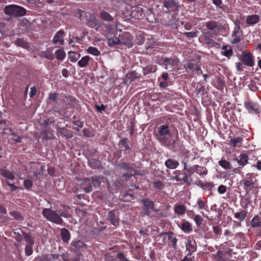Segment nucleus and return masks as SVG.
Segmentation results:
<instances>
[{
  "label": "nucleus",
  "mask_w": 261,
  "mask_h": 261,
  "mask_svg": "<svg viewBox=\"0 0 261 261\" xmlns=\"http://www.w3.org/2000/svg\"><path fill=\"white\" fill-rule=\"evenodd\" d=\"M156 137L162 145L169 149L174 148L175 141L173 138L172 135L168 125H161L158 128Z\"/></svg>",
  "instance_id": "f257e3e1"
},
{
  "label": "nucleus",
  "mask_w": 261,
  "mask_h": 261,
  "mask_svg": "<svg viewBox=\"0 0 261 261\" xmlns=\"http://www.w3.org/2000/svg\"><path fill=\"white\" fill-rule=\"evenodd\" d=\"M79 184L81 186L82 189L86 193H89L92 191L93 187L99 186L100 184V178L95 176L92 178H85L78 179Z\"/></svg>",
  "instance_id": "f03ea898"
},
{
  "label": "nucleus",
  "mask_w": 261,
  "mask_h": 261,
  "mask_svg": "<svg viewBox=\"0 0 261 261\" xmlns=\"http://www.w3.org/2000/svg\"><path fill=\"white\" fill-rule=\"evenodd\" d=\"M244 189L246 191H250L258 186L256 176L253 173H248L241 181Z\"/></svg>",
  "instance_id": "7ed1b4c3"
},
{
  "label": "nucleus",
  "mask_w": 261,
  "mask_h": 261,
  "mask_svg": "<svg viewBox=\"0 0 261 261\" xmlns=\"http://www.w3.org/2000/svg\"><path fill=\"white\" fill-rule=\"evenodd\" d=\"M42 214L47 220L57 224H62L63 222L57 211L45 208L42 210Z\"/></svg>",
  "instance_id": "20e7f679"
},
{
  "label": "nucleus",
  "mask_w": 261,
  "mask_h": 261,
  "mask_svg": "<svg viewBox=\"0 0 261 261\" xmlns=\"http://www.w3.org/2000/svg\"><path fill=\"white\" fill-rule=\"evenodd\" d=\"M4 12L8 15L23 16L25 15L26 10L24 8L17 5H10L5 8Z\"/></svg>",
  "instance_id": "39448f33"
},
{
  "label": "nucleus",
  "mask_w": 261,
  "mask_h": 261,
  "mask_svg": "<svg viewBox=\"0 0 261 261\" xmlns=\"http://www.w3.org/2000/svg\"><path fill=\"white\" fill-rule=\"evenodd\" d=\"M101 27L106 29L105 36L107 38L108 37L109 35L112 34L113 28L111 25L103 24V25H101ZM107 43L110 47H113L116 45H120L119 36L118 37H115L113 38H107Z\"/></svg>",
  "instance_id": "423d86ee"
},
{
  "label": "nucleus",
  "mask_w": 261,
  "mask_h": 261,
  "mask_svg": "<svg viewBox=\"0 0 261 261\" xmlns=\"http://www.w3.org/2000/svg\"><path fill=\"white\" fill-rule=\"evenodd\" d=\"M244 107L250 114H258L260 112L259 105L256 102L251 101H245L244 102Z\"/></svg>",
  "instance_id": "0eeeda50"
},
{
  "label": "nucleus",
  "mask_w": 261,
  "mask_h": 261,
  "mask_svg": "<svg viewBox=\"0 0 261 261\" xmlns=\"http://www.w3.org/2000/svg\"><path fill=\"white\" fill-rule=\"evenodd\" d=\"M120 44H123L130 48L133 47V37L131 35L127 32H124L121 35H119Z\"/></svg>",
  "instance_id": "6e6552de"
},
{
  "label": "nucleus",
  "mask_w": 261,
  "mask_h": 261,
  "mask_svg": "<svg viewBox=\"0 0 261 261\" xmlns=\"http://www.w3.org/2000/svg\"><path fill=\"white\" fill-rule=\"evenodd\" d=\"M163 6L171 11H177L179 8V3L173 0H166L163 3Z\"/></svg>",
  "instance_id": "1a4fd4ad"
},
{
  "label": "nucleus",
  "mask_w": 261,
  "mask_h": 261,
  "mask_svg": "<svg viewBox=\"0 0 261 261\" xmlns=\"http://www.w3.org/2000/svg\"><path fill=\"white\" fill-rule=\"evenodd\" d=\"M226 171L224 173L226 175L231 176L234 173H239L240 169L238 168H232L230 164H220Z\"/></svg>",
  "instance_id": "9d476101"
},
{
  "label": "nucleus",
  "mask_w": 261,
  "mask_h": 261,
  "mask_svg": "<svg viewBox=\"0 0 261 261\" xmlns=\"http://www.w3.org/2000/svg\"><path fill=\"white\" fill-rule=\"evenodd\" d=\"M242 61L247 66H252L253 65V57L250 53H244L243 54Z\"/></svg>",
  "instance_id": "9b49d317"
},
{
  "label": "nucleus",
  "mask_w": 261,
  "mask_h": 261,
  "mask_svg": "<svg viewBox=\"0 0 261 261\" xmlns=\"http://www.w3.org/2000/svg\"><path fill=\"white\" fill-rule=\"evenodd\" d=\"M186 249L188 251V255L191 256L197 250L196 242L194 240H189L186 244Z\"/></svg>",
  "instance_id": "f8f14e48"
},
{
  "label": "nucleus",
  "mask_w": 261,
  "mask_h": 261,
  "mask_svg": "<svg viewBox=\"0 0 261 261\" xmlns=\"http://www.w3.org/2000/svg\"><path fill=\"white\" fill-rule=\"evenodd\" d=\"M86 23L90 28H95L96 31H98L100 28L93 15H89V18H86Z\"/></svg>",
  "instance_id": "ddd939ff"
},
{
  "label": "nucleus",
  "mask_w": 261,
  "mask_h": 261,
  "mask_svg": "<svg viewBox=\"0 0 261 261\" xmlns=\"http://www.w3.org/2000/svg\"><path fill=\"white\" fill-rule=\"evenodd\" d=\"M142 203H143L144 205L146 207V209L145 210V212L144 213V214L142 215V216L143 215H149V212L148 211V210L147 209L148 208H150L153 210H154V211H156L157 210H155L154 208V203L153 201H150L148 199H145L144 200H143L142 201Z\"/></svg>",
  "instance_id": "4468645a"
},
{
  "label": "nucleus",
  "mask_w": 261,
  "mask_h": 261,
  "mask_svg": "<svg viewBox=\"0 0 261 261\" xmlns=\"http://www.w3.org/2000/svg\"><path fill=\"white\" fill-rule=\"evenodd\" d=\"M190 173L196 172L199 175H205L207 173L206 169L203 167H200L198 165L194 166L193 169L188 170Z\"/></svg>",
  "instance_id": "2eb2a0df"
},
{
  "label": "nucleus",
  "mask_w": 261,
  "mask_h": 261,
  "mask_svg": "<svg viewBox=\"0 0 261 261\" xmlns=\"http://www.w3.org/2000/svg\"><path fill=\"white\" fill-rule=\"evenodd\" d=\"M259 20V17L256 14L249 15L247 17L246 22L249 25H253L257 23Z\"/></svg>",
  "instance_id": "dca6fc26"
},
{
  "label": "nucleus",
  "mask_w": 261,
  "mask_h": 261,
  "mask_svg": "<svg viewBox=\"0 0 261 261\" xmlns=\"http://www.w3.org/2000/svg\"><path fill=\"white\" fill-rule=\"evenodd\" d=\"M63 34L64 32L63 31H58L54 37L53 42L55 44L59 42L60 44H63L64 42L63 39Z\"/></svg>",
  "instance_id": "f3484780"
},
{
  "label": "nucleus",
  "mask_w": 261,
  "mask_h": 261,
  "mask_svg": "<svg viewBox=\"0 0 261 261\" xmlns=\"http://www.w3.org/2000/svg\"><path fill=\"white\" fill-rule=\"evenodd\" d=\"M61 236L62 240L64 242H68L70 239V234L69 231L65 228L61 229Z\"/></svg>",
  "instance_id": "a211bd4d"
},
{
  "label": "nucleus",
  "mask_w": 261,
  "mask_h": 261,
  "mask_svg": "<svg viewBox=\"0 0 261 261\" xmlns=\"http://www.w3.org/2000/svg\"><path fill=\"white\" fill-rule=\"evenodd\" d=\"M177 62L178 61L176 60L166 58L164 60V65L165 66V68L168 69L170 68L171 66L177 65Z\"/></svg>",
  "instance_id": "6ab92c4d"
},
{
  "label": "nucleus",
  "mask_w": 261,
  "mask_h": 261,
  "mask_svg": "<svg viewBox=\"0 0 261 261\" xmlns=\"http://www.w3.org/2000/svg\"><path fill=\"white\" fill-rule=\"evenodd\" d=\"M139 76L140 75H138V74L135 71H132L129 73H127L126 74L125 82L126 83H130L133 80L136 78L139 77Z\"/></svg>",
  "instance_id": "aec40b11"
},
{
  "label": "nucleus",
  "mask_w": 261,
  "mask_h": 261,
  "mask_svg": "<svg viewBox=\"0 0 261 261\" xmlns=\"http://www.w3.org/2000/svg\"><path fill=\"white\" fill-rule=\"evenodd\" d=\"M108 220L115 226H117L119 225L118 219L115 218V215L113 211L109 212Z\"/></svg>",
  "instance_id": "412c9836"
},
{
  "label": "nucleus",
  "mask_w": 261,
  "mask_h": 261,
  "mask_svg": "<svg viewBox=\"0 0 261 261\" xmlns=\"http://www.w3.org/2000/svg\"><path fill=\"white\" fill-rule=\"evenodd\" d=\"M119 146L120 148L124 150L130 149L129 146V140L127 138H123L121 139L119 143Z\"/></svg>",
  "instance_id": "4be33fe9"
},
{
  "label": "nucleus",
  "mask_w": 261,
  "mask_h": 261,
  "mask_svg": "<svg viewBox=\"0 0 261 261\" xmlns=\"http://www.w3.org/2000/svg\"><path fill=\"white\" fill-rule=\"evenodd\" d=\"M181 229L185 233H189L192 231L191 224L188 221H184L180 227Z\"/></svg>",
  "instance_id": "5701e85b"
},
{
  "label": "nucleus",
  "mask_w": 261,
  "mask_h": 261,
  "mask_svg": "<svg viewBox=\"0 0 261 261\" xmlns=\"http://www.w3.org/2000/svg\"><path fill=\"white\" fill-rule=\"evenodd\" d=\"M240 27L238 26L234 28L232 33L233 38V43H238L240 41V35L239 33Z\"/></svg>",
  "instance_id": "b1692460"
},
{
  "label": "nucleus",
  "mask_w": 261,
  "mask_h": 261,
  "mask_svg": "<svg viewBox=\"0 0 261 261\" xmlns=\"http://www.w3.org/2000/svg\"><path fill=\"white\" fill-rule=\"evenodd\" d=\"M206 27L210 30L214 31L219 29L218 23L214 21H208L205 23Z\"/></svg>",
  "instance_id": "393cba45"
},
{
  "label": "nucleus",
  "mask_w": 261,
  "mask_h": 261,
  "mask_svg": "<svg viewBox=\"0 0 261 261\" xmlns=\"http://www.w3.org/2000/svg\"><path fill=\"white\" fill-rule=\"evenodd\" d=\"M132 16L134 18L140 19L142 16V8L140 7L134 8L132 12Z\"/></svg>",
  "instance_id": "a878e982"
},
{
  "label": "nucleus",
  "mask_w": 261,
  "mask_h": 261,
  "mask_svg": "<svg viewBox=\"0 0 261 261\" xmlns=\"http://www.w3.org/2000/svg\"><path fill=\"white\" fill-rule=\"evenodd\" d=\"M58 133L69 138H71L73 136L72 133L64 127L59 128L58 129Z\"/></svg>",
  "instance_id": "bb28decb"
},
{
  "label": "nucleus",
  "mask_w": 261,
  "mask_h": 261,
  "mask_svg": "<svg viewBox=\"0 0 261 261\" xmlns=\"http://www.w3.org/2000/svg\"><path fill=\"white\" fill-rule=\"evenodd\" d=\"M23 239L27 243V245H33L34 244V240L30 233H23Z\"/></svg>",
  "instance_id": "cd10ccee"
},
{
  "label": "nucleus",
  "mask_w": 261,
  "mask_h": 261,
  "mask_svg": "<svg viewBox=\"0 0 261 261\" xmlns=\"http://www.w3.org/2000/svg\"><path fill=\"white\" fill-rule=\"evenodd\" d=\"M1 174L8 179H13L14 175L11 172L5 169H2L0 170Z\"/></svg>",
  "instance_id": "c85d7f7f"
},
{
  "label": "nucleus",
  "mask_w": 261,
  "mask_h": 261,
  "mask_svg": "<svg viewBox=\"0 0 261 261\" xmlns=\"http://www.w3.org/2000/svg\"><path fill=\"white\" fill-rule=\"evenodd\" d=\"M90 57L88 56L83 57L79 62L78 65L81 67H85L88 64Z\"/></svg>",
  "instance_id": "c756f323"
},
{
  "label": "nucleus",
  "mask_w": 261,
  "mask_h": 261,
  "mask_svg": "<svg viewBox=\"0 0 261 261\" xmlns=\"http://www.w3.org/2000/svg\"><path fill=\"white\" fill-rule=\"evenodd\" d=\"M222 50V54L225 57H230L232 54V50L230 47L227 46H223Z\"/></svg>",
  "instance_id": "7c9ffc66"
},
{
  "label": "nucleus",
  "mask_w": 261,
  "mask_h": 261,
  "mask_svg": "<svg viewBox=\"0 0 261 261\" xmlns=\"http://www.w3.org/2000/svg\"><path fill=\"white\" fill-rule=\"evenodd\" d=\"M251 224L252 227H258L261 225V219L258 215L252 219Z\"/></svg>",
  "instance_id": "2f4dec72"
},
{
  "label": "nucleus",
  "mask_w": 261,
  "mask_h": 261,
  "mask_svg": "<svg viewBox=\"0 0 261 261\" xmlns=\"http://www.w3.org/2000/svg\"><path fill=\"white\" fill-rule=\"evenodd\" d=\"M15 44H16V45L23 47L24 48H27L29 47V45L28 43L21 38L17 39L15 41Z\"/></svg>",
  "instance_id": "473e14b6"
},
{
  "label": "nucleus",
  "mask_w": 261,
  "mask_h": 261,
  "mask_svg": "<svg viewBox=\"0 0 261 261\" xmlns=\"http://www.w3.org/2000/svg\"><path fill=\"white\" fill-rule=\"evenodd\" d=\"M68 54L70 60L72 62H75L80 57V54L74 51H69Z\"/></svg>",
  "instance_id": "72a5a7b5"
},
{
  "label": "nucleus",
  "mask_w": 261,
  "mask_h": 261,
  "mask_svg": "<svg viewBox=\"0 0 261 261\" xmlns=\"http://www.w3.org/2000/svg\"><path fill=\"white\" fill-rule=\"evenodd\" d=\"M100 16L101 19L104 20L112 21L113 20V17L107 12L102 11L100 13Z\"/></svg>",
  "instance_id": "f704fd0d"
},
{
  "label": "nucleus",
  "mask_w": 261,
  "mask_h": 261,
  "mask_svg": "<svg viewBox=\"0 0 261 261\" xmlns=\"http://www.w3.org/2000/svg\"><path fill=\"white\" fill-rule=\"evenodd\" d=\"M168 239L171 241L172 243V247L175 249L177 248V239L173 237V233L170 232L168 233Z\"/></svg>",
  "instance_id": "c9c22d12"
},
{
  "label": "nucleus",
  "mask_w": 261,
  "mask_h": 261,
  "mask_svg": "<svg viewBox=\"0 0 261 261\" xmlns=\"http://www.w3.org/2000/svg\"><path fill=\"white\" fill-rule=\"evenodd\" d=\"M247 213L244 211H242L240 212H237L234 213V217L236 219H238L240 221H242L246 216Z\"/></svg>",
  "instance_id": "e433bc0d"
},
{
  "label": "nucleus",
  "mask_w": 261,
  "mask_h": 261,
  "mask_svg": "<svg viewBox=\"0 0 261 261\" xmlns=\"http://www.w3.org/2000/svg\"><path fill=\"white\" fill-rule=\"evenodd\" d=\"M41 57L48 59L49 60H53L54 59V55L50 50H46L41 53Z\"/></svg>",
  "instance_id": "4c0bfd02"
},
{
  "label": "nucleus",
  "mask_w": 261,
  "mask_h": 261,
  "mask_svg": "<svg viewBox=\"0 0 261 261\" xmlns=\"http://www.w3.org/2000/svg\"><path fill=\"white\" fill-rule=\"evenodd\" d=\"M56 58L58 60H62L65 57V53L62 49H58L55 53Z\"/></svg>",
  "instance_id": "58836bf2"
},
{
  "label": "nucleus",
  "mask_w": 261,
  "mask_h": 261,
  "mask_svg": "<svg viewBox=\"0 0 261 261\" xmlns=\"http://www.w3.org/2000/svg\"><path fill=\"white\" fill-rule=\"evenodd\" d=\"M71 245L76 249H80L84 246V243L83 241L78 240L72 241Z\"/></svg>",
  "instance_id": "ea45409f"
},
{
  "label": "nucleus",
  "mask_w": 261,
  "mask_h": 261,
  "mask_svg": "<svg viewBox=\"0 0 261 261\" xmlns=\"http://www.w3.org/2000/svg\"><path fill=\"white\" fill-rule=\"evenodd\" d=\"M87 51L89 54H90L94 56H98L100 55V51L98 50V49L95 47H89Z\"/></svg>",
  "instance_id": "a19ab883"
},
{
  "label": "nucleus",
  "mask_w": 261,
  "mask_h": 261,
  "mask_svg": "<svg viewBox=\"0 0 261 261\" xmlns=\"http://www.w3.org/2000/svg\"><path fill=\"white\" fill-rule=\"evenodd\" d=\"M185 206L182 205H178L175 207V213L179 215L184 214L185 212Z\"/></svg>",
  "instance_id": "79ce46f5"
},
{
  "label": "nucleus",
  "mask_w": 261,
  "mask_h": 261,
  "mask_svg": "<svg viewBox=\"0 0 261 261\" xmlns=\"http://www.w3.org/2000/svg\"><path fill=\"white\" fill-rule=\"evenodd\" d=\"M232 243L231 241L225 242L222 244V248L224 250L225 253L230 254L232 249L229 247H226L227 245H231Z\"/></svg>",
  "instance_id": "37998d69"
},
{
  "label": "nucleus",
  "mask_w": 261,
  "mask_h": 261,
  "mask_svg": "<svg viewBox=\"0 0 261 261\" xmlns=\"http://www.w3.org/2000/svg\"><path fill=\"white\" fill-rule=\"evenodd\" d=\"M243 140V138L242 137H237L234 139H231L230 140V144L233 145V146L236 147L238 146L239 143H241Z\"/></svg>",
  "instance_id": "c03bdc74"
},
{
  "label": "nucleus",
  "mask_w": 261,
  "mask_h": 261,
  "mask_svg": "<svg viewBox=\"0 0 261 261\" xmlns=\"http://www.w3.org/2000/svg\"><path fill=\"white\" fill-rule=\"evenodd\" d=\"M155 70V66L149 65L143 69V72L144 74H147L151 72H154Z\"/></svg>",
  "instance_id": "a18cd8bd"
},
{
  "label": "nucleus",
  "mask_w": 261,
  "mask_h": 261,
  "mask_svg": "<svg viewBox=\"0 0 261 261\" xmlns=\"http://www.w3.org/2000/svg\"><path fill=\"white\" fill-rule=\"evenodd\" d=\"M33 245H26L25 247V254L27 256L31 255L33 252Z\"/></svg>",
  "instance_id": "49530a36"
},
{
  "label": "nucleus",
  "mask_w": 261,
  "mask_h": 261,
  "mask_svg": "<svg viewBox=\"0 0 261 261\" xmlns=\"http://www.w3.org/2000/svg\"><path fill=\"white\" fill-rule=\"evenodd\" d=\"M248 156L245 154H242L239 156L238 159V163H246L248 161Z\"/></svg>",
  "instance_id": "de8ad7c7"
},
{
  "label": "nucleus",
  "mask_w": 261,
  "mask_h": 261,
  "mask_svg": "<svg viewBox=\"0 0 261 261\" xmlns=\"http://www.w3.org/2000/svg\"><path fill=\"white\" fill-rule=\"evenodd\" d=\"M194 220L198 226H200L202 224V222L203 221L202 218L199 215H197L195 216Z\"/></svg>",
  "instance_id": "09e8293b"
},
{
  "label": "nucleus",
  "mask_w": 261,
  "mask_h": 261,
  "mask_svg": "<svg viewBox=\"0 0 261 261\" xmlns=\"http://www.w3.org/2000/svg\"><path fill=\"white\" fill-rule=\"evenodd\" d=\"M216 258L218 261H223L224 260V257H223V251L219 250L216 255Z\"/></svg>",
  "instance_id": "8fccbe9b"
},
{
  "label": "nucleus",
  "mask_w": 261,
  "mask_h": 261,
  "mask_svg": "<svg viewBox=\"0 0 261 261\" xmlns=\"http://www.w3.org/2000/svg\"><path fill=\"white\" fill-rule=\"evenodd\" d=\"M44 258L47 261H55L57 257L53 254H48L44 256Z\"/></svg>",
  "instance_id": "3c124183"
},
{
  "label": "nucleus",
  "mask_w": 261,
  "mask_h": 261,
  "mask_svg": "<svg viewBox=\"0 0 261 261\" xmlns=\"http://www.w3.org/2000/svg\"><path fill=\"white\" fill-rule=\"evenodd\" d=\"M11 216L16 218L17 220H20L21 219V216L19 213L16 211H12L10 213Z\"/></svg>",
  "instance_id": "603ef678"
},
{
  "label": "nucleus",
  "mask_w": 261,
  "mask_h": 261,
  "mask_svg": "<svg viewBox=\"0 0 261 261\" xmlns=\"http://www.w3.org/2000/svg\"><path fill=\"white\" fill-rule=\"evenodd\" d=\"M24 186L25 188L30 189L33 186V182L30 179H26L24 181Z\"/></svg>",
  "instance_id": "864d4df0"
},
{
  "label": "nucleus",
  "mask_w": 261,
  "mask_h": 261,
  "mask_svg": "<svg viewBox=\"0 0 261 261\" xmlns=\"http://www.w3.org/2000/svg\"><path fill=\"white\" fill-rule=\"evenodd\" d=\"M153 187L158 189H160L163 187V184L160 180H155L153 183Z\"/></svg>",
  "instance_id": "5fc2aeb1"
},
{
  "label": "nucleus",
  "mask_w": 261,
  "mask_h": 261,
  "mask_svg": "<svg viewBox=\"0 0 261 261\" xmlns=\"http://www.w3.org/2000/svg\"><path fill=\"white\" fill-rule=\"evenodd\" d=\"M226 187L224 185H220L218 188V192L220 194H224L226 191Z\"/></svg>",
  "instance_id": "6e6d98bb"
},
{
  "label": "nucleus",
  "mask_w": 261,
  "mask_h": 261,
  "mask_svg": "<svg viewBox=\"0 0 261 261\" xmlns=\"http://www.w3.org/2000/svg\"><path fill=\"white\" fill-rule=\"evenodd\" d=\"M57 99V94L56 93H50L48 96V100L56 101Z\"/></svg>",
  "instance_id": "4d7b16f0"
},
{
  "label": "nucleus",
  "mask_w": 261,
  "mask_h": 261,
  "mask_svg": "<svg viewBox=\"0 0 261 261\" xmlns=\"http://www.w3.org/2000/svg\"><path fill=\"white\" fill-rule=\"evenodd\" d=\"M197 32H186L185 33V35L188 38H194L197 37Z\"/></svg>",
  "instance_id": "13d9d810"
},
{
  "label": "nucleus",
  "mask_w": 261,
  "mask_h": 261,
  "mask_svg": "<svg viewBox=\"0 0 261 261\" xmlns=\"http://www.w3.org/2000/svg\"><path fill=\"white\" fill-rule=\"evenodd\" d=\"M197 203L198 204V207L199 209L203 208L205 206V203L201 199H198L197 200Z\"/></svg>",
  "instance_id": "bf43d9fd"
},
{
  "label": "nucleus",
  "mask_w": 261,
  "mask_h": 261,
  "mask_svg": "<svg viewBox=\"0 0 261 261\" xmlns=\"http://www.w3.org/2000/svg\"><path fill=\"white\" fill-rule=\"evenodd\" d=\"M213 232L216 234H220L221 229L219 226H213Z\"/></svg>",
  "instance_id": "052dcab7"
},
{
  "label": "nucleus",
  "mask_w": 261,
  "mask_h": 261,
  "mask_svg": "<svg viewBox=\"0 0 261 261\" xmlns=\"http://www.w3.org/2000/svg\"><path fill=\"white\" fill-rule=\"evenodd\" d=\"M117 257L119 259V261H128V260L125 257L122 253H119L117 254Z\"/></svg>",
  "instance_id": "680f3d73"
},
{
  "label": "nucleus",
  "mask_w": 261,
  "mask_h": 261,
  "mask_svg": "<svg viewBox=\"0 0 261 261\" xmlns=\"http://www.w3.org/2000/svg\"><path fill=\"white\" fill-rule=\"evenodd\" d=\"M95 107L97 111H99V112H101L102 111H104L105 109H106V107L103 105H101V106H100L96 105L95 106Z\"/></svg>",
  "instance_id": "e2e57ef3"
},
{
  "label": "nucleus",
  "mask_w": 261,
  "mask_h": 261,
  "mask_svg": "<svg viewBox=\"0 0 261 261\" xmlns=\"http://www.w3.org/2000/svg\"><path fill=\"white\" fill-rule=\"evenodd\" d=\"M43 134H44V137L46 138V139H53L54 138V136L52 134H48L46 130H44L43 131Z\"/></svg>",
  "instance_id": "0e129e2a"
},
{
  "label": "nucleus",
  "mask_w": 261,
  "mask_h": 261,
  "mask_svg": "<svg viewBox=\"0 0 261 261\" xmlns=\"http://www.w3.org/2000/svg\"><path fill=\"white\" fill-rule=\"evenodd\" d=\"M73 123L77 127L82 128L83 126L84 122L80 121H75L73 122Z\"/></svg>",
  "instance_id": "69168bd1"
},
{
  "label": "nucleus",
  "mask_w": 261,
  "mask_h": 261,
  "mask_svg": "<svg viewBox=\"0 0 261 261\" xmlns=\"http://www.w3.org/2000/svg\"><path fill=\"white\" fill-rule=\"evenodd\" d=\"M36 93V89L35 87H33L31 88V91L30 95L31 97L34 96Z\"/></svg>",
  "instance_id": "338daca9"
},
{
  "label": "nucleus",
  "mask_w": 261,
  "mask_h": 261,
  "mask_svg": "<svg viewBox=\"0 0 261 261\" xmlns=\"http://www.w3.org/2000/svg\"><path fill=\"white\" fill-rule=\"evenodd\" d=\"M66 101L68 102L69 103L72 104L74 102V99L71 96L66 97Z\"/></svg>",
  "instance_id": "774afa93"
}]
</instances>
